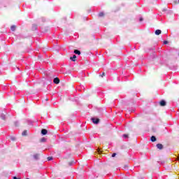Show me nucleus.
Returning <instances> with one entry per match:
<instances>
[{
	"label": "nucleus",
	"mask_w": 179,
	"mask_h": 179,
	"mask_svg": "<svg viewBox=\"0 0 179 179\" xmlns=\"http://www.w3.org/2000/svg\"><path fill=\"white\" fill-rule=\"evenodd\" d=\"M91 120L93 122V124H94L95 125H97L98 124L100 123V119L97 117H92Z\"/></svg>",
	"instance_id": "f257e3e1"
},
{
	"label": "nucleus",
	"mask_w": 179,
	"mask_h": 179,
	"mask_svg": "<svg viewBox=\"0 0 179 179\" xmlns=\"http://www.w3.org/2000/svg\"><path fill=\"white\" fill-rule=\"evenodd\" d=\"M167 105V102L166 101V100L164 99H162L159 101V106H161V107H164Z\"/></svg>",
	"instance_id": "f03ea898"
},
{
	"label": "nucleus",
	"mask_w": 179,
	"mask_h": 179,
	"mask_svg": "<svg viewBox=\"0 0 179 179\" xmlns=\"http://www.w3.org/2000/svg\"><path fill=\"white\" fill-rule=\"evenodd\" d=\"M41 134L42 136H44L45 135H47V134H48V130H47L46 129H42L41 131Z\"/></svg>",
	"instance_id": "7ed1b4c3"
},
{
	"label": "nucleus",
	"mask_w": 179,
	"mask_h": 179,
	"mask_svg": "<svg viewBox=\"0 0 179 179\" xmlns=\"http://www.w3.org/2000/svg\"><path fill=\"white\" fill-rule=\"evenodd\" d=\"M156 147L157 148V149H159V150H163V148H164V146L163 145V144L162 143H157Z\"/></svg>",
	"instance_id": "20e7f679"
},
{
	"label": "nucleus",
	"mask_w": 179,
	"mask_h": 179,
	"mask_svg": "<svg viewBox=\"0 0 179 179\" xmlns=\"http://www.w3.org/2000/svg\"><path fill=\"white\" fill-rule=\"evenodd\" d=\"M53 83L55 85H58L59 83V78L58 77H56L53 79Z\"/></svg>",
	"instance_id": "39448f33"
},
{
	"label": "nucleus",
	"mask_w": 179,
	"mask_h": 179,
	"mask_svg": "<svg viewBox=\"0 0 179 179\" xmlns=\"http://www.w3.org/2000/svg\"><path fill=\"white\" fill-rule=\"evenodd\" d=\"M34 160H40V154H34L33 155Z\"/></svg>",
	"instance_id": "423d86ee"
},
{
	"label": "nucleus",
	"mask_w": 179,
	"mask_h": 179,
	"mask_svg": "<svg viewBox=\"0 0 179 179\" xmlns=\"http://www.w3.org/2000/svg\"><path fill=\"white\" fill-rule=\"evenodd\" d=\"M0 117L1 118V120H3V121L6 120V115L4 113H1L0 115Z\"/></svg>",
	"instance_id": "0eeeda50"
},
{
	"label": "nucleus",
	"mask_w": 179,
	"mask_h": 179,
	"mask_svg": "<svg viewBox=\"0 0 179 179\" xmlns=\"http://www.w3.org/2000/svg\"><path fill=\"white\" fill-rule=\"evenodd\" d=\"M155 33L156 36H160V34H162V30L157 29Z\"/></svg>",
	"instance_id": "6e6552de"
},
{
	"label": "nucleus",
	"mask_w": 179,
	"mask_h": 179,
	"mask_svg": "<svg viewBox=\"0 0 179 179\" xmlns=\"http://www.w3.org/2000/svg\"><path fill=\"white\" fill-rule=\"evenodd\" d=\"M74 54H76V55H80L81 54L80 50L78 49L74 50Z\"/></svg>",
	"instance_id": "1a4fd4ad"
},
{
	"label": "nucleus",
	"mask_w": 179,
	"mask_h": 179,
	"mask_svg": "<svg viewBox=\"0 0 179 179\" xmlns=\"http://www.w3.org/2000/svg\"><path fill=\"white\" fill-rule=\"evenodd\" d=\"M33 122H34V121H31L29 119L27 120V124H28V125H31L33 126Z\"/></svg>",
	"instance_id": "9d476101"
},
{
	"label": "nucleus",
	"mask_w": 179,
	"mask_h": 179,
	"mask_svg": "<svg viewBox=\"0 0 179 179\" xmlns=\"http://www.w3.org/2000/svg\"><path fill=\"white\" fill-rule=\"evenodd\" d=\"M150 141H151V142H156V141H157V138H156V137L155 136H152L150 137Z\"/></svg>",
	"instance_id": "9b49d317"
},
{
	"label": "nucleus",
	"mask_w": 179,
	"mask_h": 179,
	"mask_svg": "<svg viewBox=\"0 0 179 179\" xmlns=\"http://www.w3.org/2000/svg\"><path fill=\"white\" fill-rule=\"evenodd\" d=\"M71 61H72L73 62H75V61H76V55H73V57H70Z\"/></svg>",
	"instance_id": "f8f14e48"
},
{
	"label": "nucleus",
	"mask_w": 179,
	"mask_h": 179,
	"mask_svg": "<svg viewBox=\"0 0 179 179\" xmlns=\"http://www.w3.org/2000/svg\"><path fill=\"white\" fill-rule=\"evenodd\" d=\"M32 30L34 31L36 30H37V24H32Z\"/></svg>",
	"instance_id": "ddd939ff"
},
{
	"label": "nucleus",
	"mask_w": 179,
	"mask_h": 179,
	"mask_svg": "<svg viewBox=\"0 0 179 179\" xmlns=\"http://www.w3.org/2000/svg\"><path fill=\"white\" fill-rule=\"evenodd\" d=\"M11 31H15L16 30V25H12L10 27Z\"/></svg>",
	"instance_id": "4468645a"
},
{
	"label": "nucleus",
	"mask_w": 179,
	"mask_h": 179,
	"mask_svg": "<svg viewBox=\"0 0 179 179\" xmlns=\"http://www.w3.org/2000/svg\"><path fill=\"white\" fill-rule=\"evenodd\" d=\"M22 136H27V130H24L22 133Z\"/></svg>",
	"instance_id": "2eb2a0df"
},
{
	"label": "nucleus",
	"mask_w": 179,
	"mask_h": 179,
	"mask_svg": "<svg viewBox=\"0 0 179 179\" xmlns=\"http://www.w3.org/2000/svg\"><path fill=\"white\" fill-rule=\"evenodd\" d=\"M75 163L76 162L74 161H71V162H69V166H73V164H75Z\"/></svg>",
	"instance_id": "dca6fc26"
},
{
	"label": "nucleus",
	"mask_w": 179,
	"mask_h": 179,
	"mask_svg": "<svg viewBox=\"0 0 179 179\" xmlns=\"http://www.w3.org/2000/svg\"><path fill=\"white\" fill-rule=\"evenodd\" d=\"M41 142H42V143L47 142V138H45V137H43V138L41 139Z\"/></svg>",
	"instance_id": "f3484780"
},
{
	"label": "nucleus",
	"mask_w": 179,
	"mask_h": 179,
	"mask_svg": "<svg viewBox=\"0 0 179 179\" xmlns=\"http://www.w3.org/2000/svg\"><path fill=\"white\" fill-rule=\"evenodd\" d=\"M103 16H104V13L103 12H101L99 13V17H103Z\"/></svg>",
	"instance_id": "a211bd4d"
},
{
	"label": "nucleus",
	"mask_w": 179,
	"mask_h": 179,
	"mask_svg": "<svg viewBox=\"0 0 179 179\" xmlns=\"http://www.w3.org/2000/svg\"><path fill=\"white\" fill-rule=\"evenodd\" d=\"M54 158L52 157H48L47 160L48 162H51Z\"/></svg>",
	"instance_id": "6ab92c4d"
},
{
	"label": "nucleus",
	"mask_w": 179,
	"mask_h": 179,
	"mask_svg": "<svg viewBox=\"0 0 179 179\" xmlns=\"http://www.w3.org/2000/svg\"><path fill=\"white\" fill-rule=\"evenodd\" d=\"M14 125H15V127H17V126L19 125V121H15V122H14Z\"/></svg>",
	"instance_id": "aec40b11"
},
{
	"label": "nucleus",
	"mask_w": 179,
	"mask_h": 179,
	"mask_svg": "<svg viewBox=\"0 0 179 179\" xmlns=\"http://www.w3.org/2000/svg\"><path fill=\"white\" fill-rule=\"evenodd\" d=\"M123 138H124V139H127L128 138V134H123Z\"/></svg>",
	"instance_id": "412c9836"
},
{
	"label": "nucleus",
	"mask_w": 179,
	"mask_h": 179,
	"mask_svg": "<svg viewBox=\"0 0 179 179\" xmlns=\"http://www.w3.org/2000/svg\"><path fill=\"white\" fill-rule=\"evenodd\" d=\"M117 156V153L114 152L112 154V157H115Z\"/></svg>",
	"instance_id": "4be33fe9"
},
{
	"label": "nucleus",
	"mask_w": 179,
	"mask_h": 179,
	"mask_svg": "<svg viewBox=\"0 0 179 179\" xmlns=\"http://www.w3.org/2000/svg\"><path fill=\"white\" fill-rule=\"evenodd\" d=\"M139 22H143V17H141L139 18Z\"/></svg>",
	"instance_id": "5701e85b"
},
{
	"label": "nucleus",
	"mask_w": 179,
	"mask_h": 179,
	"mask_svg": "<svg viewBox=\"0 0 179 179\" xmlns=\"http://www.w3.org/2000/svg\"><path fill=\"white\" fill-rule=\"evenodd\" d=\"M164 44H169V41H164Z\"/></svg>",
	"instance_id": "b1692460"
},
{
	"label": "nucleus",
	"mask_w": 179,
	"mask_h": 179,
	"mask_svg": "<svg viewBox=\"0 0 179 179\" xmlns=\"http://www.w3.org/2000/svg\"><path fill=\"white\" fill-rule=\"evenodd\" d=\"M101 76V78H103V76H106V73H102V75Z\"/></svg>",
	"instance_id": "393cba45"
},
{
	"label": "nucleus",
	"mask_w": 179,
	"mask_h": 179,
	"mask_svg": "<svg viewBox=\"0 0 179 179\" xmlns=\"http://www.w3.org/2000/svg\"><path fill=\"white\" fill-rule=\"evenodd\" d=\"M10 139H11V141H16V138H15V137H11Z\"/></svg>",
	"instance_id": "a878e982"
},
{
	"label": "nucleus",
	"mask_w": 179,
	"mask_h": 179,
	"mask_svg": "<svg viewBox=\"0 0 179 179\" xmlns=\"http://www.w3.org/2000/svg\"><path fill=\"white\" fill-rule=\"evenodd\" d=\"M13 179H20V178H17V177H16V176H13Z\"/></svg>",
	"instance_id": "bb28decb"
},
{
	"label": "nucleus",
	"mask_w": 179,
	"mask_h": 179,
	"mask_svg": "<svg viewBox=\"0 0 179 179\" xmlns=\"http://www.w3.org/2000/svg\"><path fill=\"white\" fill-rule=\"evenodd\" d=\"M174 2L175 3H179V0H175Z\"/></svg>",
	"instance_id": "cd10ccee"
},
{
	"label": "nucleus",
	"mask_w": 179,
	"mask_h": 179,
	"mask_svg": "<svg viewBox=\"0 0 179 179\" xmlns=\"http://www.w3.org/2000/svg\"><path fill=\"white\" fill-rule=\"evenodd\" d=\"M70 100H71V101H76V99H70Z\"/></svg>",
	"instance_id": "c85d7f7f"
},
{
	"label": "nucleus",
	"mask_w": 179,
	"mask_h": 179,
	"mask_svg": "<svg viewBox=\"0 0 179 179\" xmlns=\"http://www.w3.org/2000/svg\"><path fill=\"white\" fill-rule=\"evenodd\" d=\"M42 22H45V19L43 18Z\"/></svg>",
	"instance_id": "c756f323"
},
{
	"label": "nucleus",
	"mask_w": 179,
	"mask_h": 179,
	"mask_svg": "<svg viewBox=\"0 0 179 179\" xmlns=\"http://www.w3.org/2000/svg\"><path fill=\"white\" fill-rule=\"evenodd\" d=\"M134 111H135V110L133 109V110H131V113H134Z\"/></svg>",
	"instance_id": "7c9ffc66"
},
{
	"label": "nucleus",
	"mask_w": 179,
	"mask_h": 179,
	"mask_svg": "<svg viewBox=\"0 0 179 179\" xmlns=\"http://www.w3.org/2000/svg\"><path fill=\"white\" fill-rule=\"evenodd\" d=\"M21 38H24V37H23V36H21Z\"/></svg>",
	"instance_id": "2f4dec72"
},
{
	"label": "nucleus",
	"mask_w": 179,
	"mask_h": 179,
	"mask_svg": "<svg viewBox=\"0 0 179 179\" xmlns=\"http://www.w3.org/2000/svg\"><path fill=\"white\" fill-rule=\"evenodd\" d=\"M165 10H166V9H164V10H163V12H164Z\"/></svg>",
	"instance_id": "473e14b6"
},
{
	"label": "nucleus",
	"mask_w": 179,
	"mask_h": 179,
	"mask_svg": "<svg viewBox=\"0 0 179 179\" xmlns=\"http://www.w3.org/2000/svg\"><path fill=\"white\" fill-rule=\"evenodd\" d=\"M163 163H164V162H162V164H163Z\"/></svg>",
	"instance_id": "72a5a7b5"
}]
</instances>
